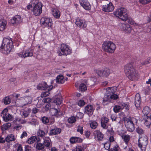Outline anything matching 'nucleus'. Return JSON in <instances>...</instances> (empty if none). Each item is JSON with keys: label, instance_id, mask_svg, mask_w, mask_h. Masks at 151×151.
Instances as JSON below:
<instances>
[{"label": "nucleus", "instance_id": "61", "mask_svg": "<svg viewBox=\"0 0 151 151\" xmlns=\"http://www.w3.org/2000/svg\"><path fill=\"white\" fill-rule=\"evenodd\" d=\"M83 114L81 112L77 113L76 115V117L79 119H81L83 118Z\"/></svg>", "mask_w": 151, "mask_h": 151}, {"label": "nucleus", "instance_id": "11", "mask_svg": "<svg viewBox=\"0 0 151 151\" xmlns=\"http://www.w3.org/2000/svg\"><path fill=\"white\" fill-rule=\"evenodd\" d=\"M103 11L106 12H109L113 11L114 9L113 4L110 2L109 3L103 5L102 7Z\"/></svg>", "mask_w": 151, "mask_h": 151}, {"label": "nucleus", "instance_id": "36", "mask_svg": "<svg viewBox=\"0 0 151 151\" xmlns=\"http://www.w3.org/2000/svg\"><path fill=\"white\" fill-rule=\"evenodd\" d=\"M51 105L50 103H47L45 107H43L42 108V111L43 112H45L46 111H48L50 109Z\"/></svg>", "mask_w": 151, "mask_h": 151}, {"label": "nucleus", "instance_id": "27", "mask_svg": "<svg viewBox=\"0 0 151 151\" xmlns=\"http://www.w3.org/2000/svg\"><path fill=\"white\" fill-rule=\"evenodd\" d=\"M48 132V129H44L43 130L40 129L37 131V134L40 137H43L46 134H47Z\"/></svg>", "mask_w": 151, "mask_h": 151}, {"label": "nucleus", "instance_id": "38", "mask_svg": "<svg viewBox=\"0 0 151 151\" xmlns=\"http://www.w3.org/2000/svg\"><path fill=\"white\" fill-rule=\"evenodd\" d=\"M6 140L8 142L14 140V135L12 134L8 135L6 137Z\"/></svg>", "mask_w": 151, "mask_h": 151}, {"label": "nucleus", "instance_id": "22", "mask_svg": "<svg viewBox=\"0 0 151 151\" xmlns=\"http://www.w3.org/2000/svg\"><path fill=\"white\" fill-rule=\"evenodd\" d=\"M85 112L88 115H92L93 113L94 109L92 106L90 105H88L85 108Z\"/></svg>", "mask_w": 151, "mask_h": 151}, {"label": "nucleus", "instance_id": "29", "mask_svg": "<svg viewBox=\"0 0 151 151\" xmlns=\"http://www.w3.org/2000/svg\"><path fill=\"white\" fill-rule=\"evenodd\" d=\"M141 102V98L136 95L135 97V104L137 108L139 107Z\"/></svg>", "mask_w": 151, "mask_h": 151}, {"label": "nucleus", "instance_id": "1", "mask_svg": "<svg viewBox=\"0 0 151 151\" xmlns=\"http://www.w3.org/2000/svg\"><path fill=\"white\" fill-rule=\"evenodd\" d=\"M12 40L8 38H4L1 46V51L6 55L9 54L12 50Z\"/></svg>", "mask_w": 151, "mask_h": 151}, {"label": "nucleus", "instance_id": "52", "mask_svg": "<svg viewBox=\"0 0 151 151\" xmlns=\"http://www.w3.org/2000/svg\"><path fill=\"white\" fill-rule=\"evenodd\" d=\"M119 98V96L118 95L114 94H113L112 95L110 96V101L111 99L113 100H116L118 99Z\"/></svg>", "mask_w": 151, "mask_h": 151}, {"label": "nucleus", "instance_id": "49", "mask_svg": "<svg viewBox=\"0 0 151 151\" xmlns=\"http://www.w3.org/2000/svg\"><path fill=\"white\" fill-rule=\"evenodd\" d=\"M120 106L119 105H115L114 107L113 110L114 112L115 113H117L120 111L122 110L120 108Z\"/></svg>", "mask_w": 151, "mask_h": 151}, {"label": "nucleus", "instance_id": "62", "mask_svg": "<svg viewBox=\"0 0 151 151\" xmlns=\"http://www.w3.org/2000/svg\"><path fill=\"white\" fill-rule=\"evenodd\" d=\"M125 31H126L128 33H129L131 32V28L129 25H127V29Z\"/></svg>", "mask_w": 151, "mask_h": 151}, {"label": "nucleus", "instance_id": "12", "mask_svg": "<svg viewBox=\"0 0 151 151\" xmlns=\"http://www.w3.org/2000/svg\"><path fill=\"white\" fill-rule=\"evenodd\" d=\"M17 55L20 57L25 58L27 57H32L33 54L32 52H31V50L30 49H28L25 51L17 53Z\"/></svg>", "mask_w": 151, "mask_h": 151}, {"label": "nucleus", "instance_id": "35", "mask_svg": "<svg viewBox=\"0 0 151 151\" xmlns=\"http://www.w3.org/2000/svg\"><path fill=\"white\" fill-rule=\"evenodd\" d=\"M3 101L5 104H9L11 102V98L9 96H6L3 99Z\"/></svg>", "mask_w": 151, "mask_h": 151}, {"label": "nucleus", "instance_id": "8", "mask_svg": "<svg viewBox=\"0 0 151 151\" xmlns=\"http://www.w3.org/2000/svg\"><path fill=\"white\" fill-rule=\"evenodd\" d=\"M40 23L43 27H47L48 29L52 27V19L50 18L46 17H42L40 19Z\"/></svg>", "mask_w": 151, "mask_h": 151}, {"label": "nucleus", "instance_id": "46", "mask_svg": "<svg viewBox=\"0 0 151 151\" xmlns=\"http://www.w3.org/2000/svg\"><path fill=\"white\" fill-rule=\"evenodd\" d=\"M90 126L91 128L95 129L97 126V123L95 121H93L90 123Z\"/></svg>", "mask_w": 151, "mask_h": 151}, {"label": "nucleus", "instance_id": "25", "mask_svg": "<svg viewBox=\"0 0 151 151\" xmlns=\"http://www.w3.org/2000/svg\"><path fill=\"white\" fill-rule=\"evenodd\" d=\"M55 98L54 100V102L57 105H60L62 103V97L60 94H59L55 96Z\"/></svg>", "mask_w": 151, "mask_h": 151}, {"label": "nucleus", "instance_id": "15", "mask_svg": "<svg viewBox=\"0 0 151 151\" xmlns=\"http://www.w3.org/2000/svg\"><path fill=\"white\" fill-rule=\"evenodd\" d=\"M22 19L20 16L17 15L13 17L11 19L10 23L13 25L18 24L22 22Z\"/></svg>", "mask_w": 151, "mask_h": 151}, {"label": "nucleus", "instance_id": "48", "mask_svg": "<svg viewBox=\"0 0 151 151\" xmlns=\"http://www.w3.org/2000/svg\"><path fill=\"white\" fill-rule=\"evenodd\" d=\"M21 114L23 118H24L28 116L29 113L28 112L26 111H24L21 112Z\"/></svg>", "mask_w": 151, "mask_h": 151}, {"label": "nucleus", "instance_id": "31", "mask_svg": "<svg viewBox=\"0 0 151 151\" xmlns=\"http://www.w3.org/2000/svg\"><path fill=\"white\" fill-rule=\"evenodd\" d=\"M63 79V76L62 75H59L56 78V82L59 84H62L64 82Z\"/></svg>", "mask_w": 151, "mask_h": 151}, {"label": "nucleus", "instance_id": "19", "mask_svg": "<svg viewBox=\"0 0 151 151\" xmlns=\"http://www.w3.org/2000/svg\"><path fill=\"white\" fill-rule=\"evenodd\" d=\"M93 134L98 141H102L104 135L99 130H96L93 132Z\"/></svg>", "mask_w": 151, "mask_h": 151}, {"label": "nucleus", "instance_id": "47", "mask_svg": "<svg viewBox=\"0 0 151 151\" xmlns=\"http://www.w3.org/2000/svg\"><path fill=\"white\" fill-rule=\"evenodd\" d=\"M108 88L109 89V92H111L112 94L115 93L117 89V88L116 87H113L110 88L109 87Z\"/></svg>", "mask_w": 151, "mask_h": 151}, {"label": "nucleus", "instance_id": "53", "mask_svg": "<svg viewBox=\"0 0 151 151\" xmlns=\"http://www.w3.org/2000/svg\"><path fill=\"white\" fill-rule=\"evenodd\" d=\"M104 147L107 150L110 149V146L111 145V143L110 142H106L104 143Z\"/></svg>", "mask_w": 151, "mask_h": 151}, {"label": "nucleus", "instance_id": "60", "mask_svg": "<svg viewBox=\"0 0 151 151\" xmlns=\"http://www.w3.org/2000/svg\"><path fill=\"white\" fill-rule=\"evenodd\" d=\"M51 101V99L49 98H45L42 101L44 103H49Z\"/></svg>", "mask_w": 151, "mask_h": 151}, {"label": "nucleus", "instance_id": "37", "mask_svg": "<svg viewBox=\"0 0 151 151\" xmlns=\"http://www.w3.org/2000/svg\"><path fill=\"white\" fill-rule=\"evenodd\" d=\"M36 147L38 150H42L45 147L44 145L42 143H37L36 145Z\"/></svg>", "mask_w": 151, "mask_h": 151}, {"label": "nucleus", "instance_id": "5", "mask_svg": "<svg viewBox=\"0 0 151 151\" xmlns=\"http://www.w3.org/2000/svg\"><path fill=\"white\" fill-rule=\"evenodd\" d=\"M113 13L115 16L123 21H126L128 19L127 10L124 7L118 9Z\"/></svg>", "mask_w": 151, "mask_h": 151}, {"label": "nucleus", "instance_id": "45", "mask_svg": "<svg viewBox=\"0 0 151 151\" xmlns=\"http://www.w3.org/2000/svg\"><path fill=\"white\" fill-rule=\"evenodd\" d=\"M53 15L55 17L58 18L60 17V12L58 10L55 9L53 11Z\"/></svg>", "mask_w": 151, "mask_h": 151}, {"label": "nucleus", "instance_id": "34", "mask_svg": "<svg viewBox=\"0 0 151 151\" xmlns=\"http://www.w3.org/2000/svg\"><path fill=\"white\" fill-rule=\"evenodd\" d=\"M3 120L5 122H7L11 119L12 117L11 115L9 114H3L2 116Z\"/></svg>", "mask_w": 151, "mask_h": 151}, {"label": "nucleus", "instance_id": "13", "mask_svg": "<svg viewBox=\"0 0 151 151\" xmlns=\"http://www.w3.org/2000/svg\"><path fill=\"white\" fill-rule=\"evenodd\" d=\"M52 115L55 116L56 117H61L62 116V113L59 109H57L55 108H51L50 110Z\"/></svg>", "mask_w": 151, "mask_h": 151}, {"label": "nucleus", "instance_id": "63", "mask_svg": "<svg viewBox=\"0 0 151 151\" xmlns=\"http://www.w3.org/2000/svg\"><path fill=\"white\" fill-rule=\"evenodd\" d=\"M8 111V109L6 108H5L3 111L1 112V116H3V114H7V112Z\"/></svg>", "mask_w": 151, "mask_h": 151}, {"label": "nucleus", "instance_id": "44", "mask_svg": "<svg viewBox=\"0 0 151 151\" xmlns=\"http://www.w3.org/2000/svg\"><path fill=\"white\" fill-rule=\"evenodd\" d=\"M42 121L44 124H46L49 122V120L48 117L45 116H43L41 119Z\"/></svg>", "mask_w": 151, "mask_h": 151}, {"label": "nucleus", "instance_id": "7", "mask_svg": "<svg viewBox=\"0 0 151 151\" xmlns=\"http://www.w3.org/2000/svg\"><path fill=\"white\" fill-rule=\"evenodd\" d=\"M42 5L41 3L33 4L32 12L36 16H39L42 12Z\"/></svg>", "mask_w": 151, "mask_h": 151}, {"label": "nucleus", "instance_id": "16", "mask_svg": "<svg viewBox=\"0 0 151 151\" xmlns=\"http://www.w3.org/2000/svg\"><path fill=\"white\" fill-rule=\"evenodd\" d=\"M147 145V139L145 137L139 138L138 141V145L139 147L142 148V146H146Z\"/></svg>", "mask_w": 151, "mask_h": 151}, {"label": "nucleus", "instance_id": "33", "mask_svg": "<svg viewBox=\"0 0 151 151\" xmlns=\"http://www.w3.org/2000/svg\"><path fill=\"white\" fill-rule=\"evenodd\" d=\"M142 112L144 115V117H147V115L150 112L149 108L147 106H146L144 107L142 111Z\"/></svg>", "mask_w": 151, "mask_h": 151}, {"label": "nucleus", "instance_id": "32", "mask_svg": "<svg viewBox=\"0 0 151 151\" xmlns=\"http://www.w3.org/2000/svg\"><path fill=\"white\" fill-rule=\"evenodd\" d=\"M121 137L127 144L128 143L130 139V137L129 135L123 134L121 136Z\"/></svg>", "mask_w": 151, "mask_h": 151}, {"label": "nucleus", "instance_id": "50", "mask_svg": "<svg viewBox=\"0 0 151 151\" xmlns=\"http://www.w3.org/2000/svg\"><path fill=\"white\" fill-rule=\"evenodd\" d=\"M139 2L142 4H148L151 2V0H139Z\"/></svg>", "mask_w": 151, "mask_h": 151}, {"label": "nucleus", "instance_id": "42", "mask_svg": "<svg viewBox=\"0 0 151 151\" xmlns=\"http://www.w3.org/2000/svg\"><path fill=\"white\" fill-rule=\"evenodd\" d=\"M136 132L139 134H143L144 132V130L141 127H138L136 129Z\"/></svg>", "mask_w": 151, "mask_h": 151}, {"label": "nucleus", "instance_id": "6", "mask_svg": "<svg viewBox=\"0 0 151 151\" xmlns=\"http://www.w3.org/2000/svg\"><path fill=\"white\" fill-rule=\"evenodd\" d=\"M60 49L61 52L60 50L57 51V52L59 56L65 55L70 54L72 53V50L67 45L62 44L61 45Z\"/></svg>", "mask_w": 151, "mask_h": 151}, {"label": "nucleus", "instance_id": "39", "mask_svg": "<svg viewBox=\"0 0 151 151\" xmlns=\"http://www.w3.org/2000/svg\"><path fill=\"white\" fill-rule=\"evenodd\" d=\"M76 120V118L74 116H71L68 120V122L70 124H73L75 122Z\"/></svg>", "mask_w": 151, "mask_h": 151}, {"label": "nucleus", "instance_id": "26", "mask_svg": "<svg viewBox=\"0 0 151 151\" xmlns=\"http://www.w3.org/2000/svg\"><path fill=\"white\" fill-rule=\"evenodd\" d=\"M43 144L47 149H49L52 145L51 140L48 138L44 140Z\"/></svg>", "mask_w": 151, "mask_h": 151}, {"label": "nucleus", "instance_id": "4", "mask_svg": "<svg viewBox=\"0 0 151 151\" xmlns=\"http://www.w3.org/2000/svg\"><path fill=\"white\" fill-rule=\"evenodd\" d=\"M103 50L107 52L112 53L114 52L116 49V45L112 42L109 41H105L102 45Z\"/></svg>", "mask_w": 151, "mask_h": 151}, {"label": "nucleus", "instance_id": "2", "mask_svg": "<svg viewBox=\"0 0 151 151\" xmlns=\"http://www.w3.org/2000/svg\"><path fill=\"white\" fill-rule=\"evenodd\" d=\"M124 71L126 76L129 79L133 81L137 79L138 74L131 64H127L125 66Z\"/></svg>", "mask_w": 151, "mask_h": 151}, {"label": "nucleus", "instance_id": "14", "mask_svg": "<svg viewBox=\"0 0 151 151\" xmlns=\"http://www.w3.org/2000/svg\"><path fill=\"white\" fill-rule=\"evenodd\" d=\"M76 24L80 27L86 28L87 26L86 23L84 19L79 18H77L75 22Z\"/></svg>", "mask_w": 151, "mask_h": 151}, {"label": "nucleus", "instance_id": "23", "mask_svg": "<svg viewBox=\"0 0 151 151\" xmlns=\"http://www.w3.org/2000/svg\"><path fill=\"white\" fill-rule=\"evenodd\" d=\"M109 121V119L106 117H103L101 119V126L105 129H107L106 125Z\"/></svg>", "mask_w": 151, "mask_h": 151}, {"label": "nucleus", "instance_id": "21", "mask_svg": "<svg viewBox=\"0 0 151 151\" xmlns=\"http://www.w3.org/2000/svg\"><path fill=\"white\" fill-rule=\"evenodd\" d=\"M83 139L81 138L76 137H72L70 138L69 141L71 144L80 143L82 142Z\"/></svg>", "mask_w": 151, "mask_h": 151}, {"label": "nucleus", "instance_id": "40", "mask_svg": "<svg viewBox=\"0 0 151 151\" xmlns=\"http://www.w3.org/2000/svg\"><path fill=\"white\" fill-rule=\"evenodd\" d=\"M87 87L83 83H82L80 85L79 90L81 91H84L87 90Z\"/></svg>", "mask_w": 151, "mask_h": 151}, {"label": "nucleus", "instance_id": "55", "mask_svg": "<svg viewBox=\"0 0 151 151\" xmlns=\"http://www.w3.org/2000/svg\"><path fill=\"white\" fill-rule=\"evenodd\" d=\"M83 149V147L81 146H77L72 151H82Z\"/></svg>", "mask_w": 151, "mask_h": 151}, {"label": "nucleus", "instance_id": "30", "mask_svg": "<svg viewBox=\"0 0 151 151\" xmlns=\"http://www.w3.org/2000/svg\"><path fill=\"white\" fill-rule=\"evenodd\" d=\"M17 104L18 107H22L27 104L23 98H21L19 101L17 102Z\"/></svg>", "mask_w": 151, "mask_h": 151}, {"label": "nucleus", "instance_id": "9", "mask_svg": "<svg viewBox=\"0 0 151 151\" xmlns=\"http://www.w3.org/2000/svg\"><path fill=\"white\" fill-rule=\"evenodd\" d=\"M100 77H107L111 73L110 70L107 68L104 69L103 71L97 70L95 72Z\"/></svg>", "mask_w": 151, "mask_h": 151}, {"label": "nucleus", "instance_id": "51", "mask_svg": "<svg viewBox=\"0 0 151 151\" xmlns=\"http://www.w3.org/2000/svg\"><path fill=\"white\" fill-rule=\"evenodd\" d=\"M48 90H47V91L42 93L41 94V96L43 98L44 97H46L48 96L50 94L49 91Z\"/></svg>", "mask_w": 151, "mask_h": 151}, {"label": "nucleus", "instance_id": "56", "mask_svg": "<svg viewBox=\"0 0 151 151\" xmlns=\"http://www.w3.org/2000/svg\"><path fill=\"white\" fill-rule=\"evenodd\" d=\"M77 131L78 132H79L81 134H82L83 133V127L78 126V127Z\"/></svg>", "mask_w": 151, "mask_h": 151}, {"label": "nucleus", "instance_id": "18", "mask_svg": "<svg viewBox=\"0 0 151 151\" xmlns=\"http://www.w3.org/2000/svg\"><path fill=\"white\" fill-rule=\"evenodd\" d=\"M109 91V89L108 88L103 101V104L104 105L107 104V103H105L106 102L110 101V96L112 95V93L111 92H110Z\"/></svg>", "mask_w": 151, "mask_h": 151}, {"label": "nucleus", "instance_id": "57", "mask_svg": "<svg viewBox=\"0 0 151 151\" xmlns=\"http://www.w3.org/2000/svg\"><path fill=\"white\" fill-rule=\"evenodd\" d=\"M11 124L10 123H7L4 124L5 130H6L9 128L11 126Z\"/></svg>", "mask_w": 151, "mask_h": 151}, {"label": "nucleus", "instance_id": "28", "mask_svg": "<svg viewBox=\"0 0 151 151\" xmlns=\"http://www.w3.org/2000/svg\"><path fill=\"white\" fill-rule=\"evenodd\" d=\"M7 22L4 19H1V31H3L6 28Z\"/></svg>", "mask_w": 151, "mask_h": 151}, {"label": "nucleus", "instance_id": "10", "mask_svg": "<svg viewBox=\"0 0 151 151\" xmlns=\"http://www.w3.org/2000/svg\"><path fill=\"white\" fill-rule=\"evenodd\" d=\"M53 87V86L48 85L45 82H42L37 86V89L41 90H48V91H50L52 89Z\"/></svg>", "mask_w": 151, "mask_h": 151}, {"label": "nucleus", "instance_id": "20", "mask_svg": "<svg viewBox=\"0 0 151 151\" xmlns=\"http://www.w3.org/2000/svg\"><path fill=\"white\" fill-rule=\"evenodd\" d=\"M61 132V129L59 128L55 127L52 129L49 133V135H54L59 134Z\"/></svg>", "mask_w": 151, "mask_h": 151}, {"label": "nucleus", "instance_id": "24", "mask_svg": "<svg viewBox=\"0 0 151 151\" xmlns=\"http://www.w3.org/2000/svg\"><path fill=\"white\" fill-rule=\"evenodd\" d=\"M40 140V138L38 137L32 136L29 138L27 140L28 143L31 144L35 142H38Z\"/></svg>", "mask_w": 151, "mask_h": 151}, {"label": "nucleus", "instance_id": "64", "mask_svg": "<svg viewBox=\"0 0 151 151\" xmlns=\"http://www.w3.org/2000/svg\"><path fill=\"white\" fill-rule=\"evenodd\" d=\"M39 109L35 107L33 108V109H32V113L34 114H35L36 113H37Z\"/></svg>", "mask_w": 151, "mask_h": 151}, {"label": "nucleus", "instance_id": "58", "mask_svg": "<svg viewBox=\"0 0 151 151\" xmlns=\"http://www.w3.org/2000/svg\"><path fill=\"white\" fill-rule=\"evenodd\" d=\"M119 147L118 146L114 147L113 148L110 149L108 151H118Z\"/></svg>", "mask_w": 151, "mask_h": 151}, {"label": "nucleus", "instance_id": "54", "mask_svg": "<svg viewBox=\"0 0 151 151\" xmlns=\"http://www.w3.org/2000/svg\"><path fill=\"white\" fill-rule=\"evenodd\" d=\"M111 118L112 121L117 122L118 118L116 116L115 114H112L111 115Z\"/></svg>", "mask_w": 151, "mask_h": 151}, {"label": "nucleus", "instance_id": "3", "mask_svg": "<svg viewBox=\"0 0 151 151\" xmlns=\"http://www.w3.org/2000/svg\"><path fill=\"white\" fill-rule=\"evenodd\" d=\"M123 120L127 130L130 132H133L135 129L134 124L137 123V120L134 117H124Z\"/></svg>", "mask_w": 151, "mask_h": 151}, {"label": "nucleus", "instance_id": "41", "mask_svg": "<svg viewBox=\"0 0 151 151\" xmlns=\"http://www.w3.org/2000/svg\"><path fill=\"white\" fill-rule=\"evenodd\" d=\"M25 100L26 104H30L32 101V99L30 96H28L23 98Z\"/></svg>", "mask_w": 151, "mask_h": 151}, {"label": "nucleus", "instance_id": "17", "mask_svg": "<svg viewBox=\"0 0 151 151\" xmlns=\"http://www.w3.org/2000/svg\"><path fill=\"white\" fill-rule=\"evenodd\" d=\"M79 3L85 9L87 10H90L91 6L88 1L80 0Z\"/></svg>", "mask_w": 151, "mask_h": 151}, {"label": "nucleus", "instance_id": "59", "mask_svg": "<svg viewBox=\"0 0 151 151\" xmlns=\"http://www.w3.org/2000/svg\"><path fill=\"white\" fill-rule=\"evenodd\" d=\"M85 104V102L83 100H80L78 103V105L80 106H82Z\"/></svg>", "mask_w": 151, "mask_h": 151}, {"label": "nucleus", "instance_id": "43", "mask_svg": "<svg viewBox=\"0 0 151 151\" xmlns=\"http://www.w3.org/2000/svg\"><path fill=\"white\" fill-rule=\"evenodd\" d=\"M147 117V119L145 120V124L147 127H149L151 124V119L149 117Z\"/></svg>", "mask_w": 151, "mask_h": 151}]
</instances>
